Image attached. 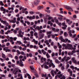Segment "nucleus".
<instances>
[{"instance_id": "obj_1", "label": "nucleus", "mask_w": 79, "mask_h": 79, "mask_svg": "<svg viewBox=\"0 0 79 79\" xmlns=\"http://www.w3.org/2000/svg\"><path fill=\"white\" fill-rule=\"evenodd\" d=\"M47 61L48 62H45V64H47V65H48L49 66V67H50H50H52V66L53 68H55V65H54V64H53V63H52V60H50V59H48L47 60ZM49 61H50V63H48V62H49Z\"/></svg>"}, {"instance_id": "obj_2", "label": "nucleus", "mask_w": 79, "mask_h": 79, "mask_svg": "<svg viewBox=\"0 0 79 79\" xmlns=\"http://www.w3.org/2000/svg\"><path fill=\"white\" fill-rule=\"evenodd\" d=\"M11 71H12L13 73L15 74V75H16L19 72V73H21V70L17 68H15L14 70L13 69H11Z\"/></svg>"}, {"instance_id": "obj_3", "label": "nucleus", "mask_w": 79, "mask_h": 79, "mask_svg": "<svg viewBox=\"0 0 79 79\" xmlns=\"http://www.w3.org/2000/svg\"><path fill=\"white\" fill-rule=\"evenodd\" d=\"M70 60V57H66V56H65L61 60V62H63L65 60V61H68V60Z\"/></svg>"}, {"instance_id": "obj_4", "label": "nucleus", "mask_w": 79, "mask_h": 79, "mask_svg": "<svg viewBox=\"0 0 79 79\" xmlns=\"http://www.w3.org/2000/svg\"><path fill=\"white\" fill-rule=\"evenodd\" d=\"M16 44H18L19 45H21L22 46H23V47H24L25 48H26L27 46L25 44H23V43L21 42L20 41H17V42L15 43Z\"/></svg>"}, {"instance_id": "obj_5", "label": "nucleus", "mask_w": 79, "mask_h": 79, "mask_svg": "<svg viewBox=\"0 0 79 79\" xmlns=\"http://www.w3.org/2000/svg\"><path fill=\"white\" fill-rule=\"evenodd\" d=\"M67 48H69L70 49H71V50H76V48H73V45L71 44H67Z\"/></svg>"}, {"instance_id": "obj_6", "label": "nucleus", "mask_w": 79, "mask_h": 79, "mask_svg": "<svg viewBox=\"0 0 79 79\" xmlns=\"http://www.w3.org/2000/svg\"><path fill=\"white\" fill-rule=\"evenodd\" d=\"M72 33L73 34H74V33H75V31L74 30H72V31L70 30L69 31V35L70 37H72L73 34H72Z\"/></svg>"}, {"instance_id": "obj_7", "label": "nucleus", "mask_w": 79, "mask_h": 79, "mask_svg": "<svg viewBox=\"0 0 79 79\" xmlns=\"http://www.w3.org/2000/svg\"><path fill=\"white\" fill-rule=\"evenodd\" d=\"M8 21H9L10 23H15L16 22V18L15 17H14L13 18V20H8Z\"/></svg>"}, {"instance_id": "obj_8", "label": "nucleus", "mask_w": 79, "mask_h": 79, "mask_svg": "<svg viewBox=\"0 0 79 79\" xmlns=\"http://www.w3.org/2000/svg\"><path fill=\"white\" fill-rule=\"evenodd\" d=\"M62 24V26H63L62 27V29H66V28L67 27V25L65 24V22L63 23Z\"/></svg>"}, {"instance_id": "obj_9", "label": "nucleus", "mask_w": 79, "mask_h": 79, "mask_svg": "<svg viewBox=\"0 0 79 79\" xmlns=\"http://www.w3.org/2000/svg\"><path fill=\"white\" fill-rule=\"evenodd\" d=\"M1 23H3V24L6 25V26H8V23H7L6 21L2 20H1Z\"/></svg>"}, {"instance_id": "obj_10", "label": "nucleus", "mask_w": 79, "mask_h": 79, "mask_svg": "<svg viewBox=\"0 0 79 79\" xmlns=\"http://www.w3.org/2000/svg\"><path fill=\"white\" fill-rule=\"evenodd\" d=\"M40 2V1L39 0H35L33 4L35 5H37L39 4V3Z\"/></svg>"}, {"instance_id": "obj_11", "label": "nucleus", "mask_w": 79, "mask_h": 79, "mask_svg": "<svg viewBox=\"0 0 79 79\" xmlns=\"http://www.w3.org/2000/svg\"><path fill=\"white\" fill-rule=\"evenodd\" d=\"M70 68H71V69H72L73 70V69H75V70H77V71H79V68H77V67H75L74 68V67H73V65H71L70 66Z\"/></svg>"}, {"instance_id": "obj_12", "label": "nucleus", "mask_w": 79, "mask_h": 79, "mask_svg": "<svg viewBox=\"0 0 79 79\" xmlns=\"http://www.w3.org/2000/svg\"><path fill=\"white\" fill-rule=\"evenodd\" d=\"M45 35L44 33L41 34L39 35V39H43Z\"/></svg>"}, {"instance_id": "obj_13", "label": "nucleus", "mask_w": 79, "mask_h": 79, "mask_svg": "<svg viewBox=\"0 0 79 79\" xmlns=\"http://www.w3.org/2000/svg\"><path fill=\"white\" fill-rule=\"evenodd\" d=\"M61 73L60 71H59L58 73L57 76L59 78H60L61 77L63 76V75Z\"/></svg>"}, {"instance_id": "obj_14", "label": "nucleus", "mask_w": 79, "mask_h": 79, "mask_svg": "<svg viewBox=\"0 0 79 79\" xmlns=\"http://www.w3.org/2000/svg\"><path fill=\"white\" fill-rule=\"evenodd\" d=\"M67 71L68 73H69L70 74V76H72L73 75V72L72 71H71V69H68Z\"/></svg>"}, {"instance_id": "obj_15", "label": "nucleus", "mask_w": 79, "mask_h": 79, "mask_svg": "<svg viewBox=\"0 0 79 79\" xmlns=\"http://www.w3.org/2000/svg\"><path fill=\"white\" fill-rule=\"evenodd\" d=\"M48 40H46L45 41H44V43L45 44H46V45H48V47H50V44H49V43L48 42Z\"/></svg>"}, {"instance_id": "obj_16", "label": "nucleus", "mask_w": 79, "mask_h": 79, "mask_svg": "<svg viewBox=\"0 0 79 79\" xmlns=\"http://www.w3.org/2000/svg\"><path fill=\"white\" fill-rule=\"evenodd\" d=\"M62 46L63 47V48H62V49L63 50L64 49V48H65V49H67L68 48L67 47V45H66V44H63Z\"/></svg>"}, {"instance_id": "obj_17", "label": "nucleus", "mask_w": 79, "mask_h": 79, "mask_svg": "<svg viewBox=\"0 0 79 79\" xmlns=\"http://www.w3.org/2000/svg\"><path fill=\"white\" fill-rule=\"evenodd\" d=\"M47 16L48 17V19L50 21V19H53V18L52 17H51L50 15H47Z\"/></svg>"}, {"instance_id": "obj_18", "label": "nucleus", "mask_w": 79, "mask_h": 79, "mask_svg": "<svg viewBox=\"0 0 79 79\" xmlns=\"http://www.w3.org/2000/svg\"><path fill=\"white\" fill-rule=\"evenodd\" d=\"M41 63H42L44 62V61H45L46 60V59L45 58H44V57H42L41 58Z\"/></svg>"}, {"instance_id": "obj_19", "label": "nucleus", "mask_w": 79, "mask_h": 79, "mask_svg": "<svg viewBox=\"0 0 79 79\" xmlns=\"http://www.w3.org/2000/svg\"><path fill=\"white\" fill-rule=\"evenodd\" d=\"M7 39H8V41L9 42L10 41V40H13V38L12 37H9V36H7Z\"/></svg>"}, {"instance_id": "obj_20", "label": "nucleus", "mask_w": 79, "mask_h": 79, "mask_svg": "<svg viewBox=\"0 0 79 79\" xmlns=\"http://www.w3.org/2000/svg\"><path fill=\"white\" fill-rule=\"evenodd\" d=\"M44 8V7L42 6H39L37 8L38 10H42Z\"/></svg>"}, {"instance_id": "obj_21", "label": "nucleus", "mask_w": 79, "mask_h": 79, "mask_svg": "<svg viewBox=\"0 0 79 79\" xmlns=\"http://www.w3.org/2000/svg\"><path fill=\"white\" fill-rule=\"evenodd\" d=\"M31 42H33L35 44H38V41H37L35 40V39H33Z\"/></svg>"}, {"instance_id": "obj_22", "label": "nucleus", "mask_w": 79, "mask_h": 79, "mask_svg": "<svg viewBox=\"0 0 79 79\" xmlns=\"http://www.w3.org/2000/svg\"><path fill=\"white\" fill-rule=\"evenodd\" d=\"M18 77H20L21 79H23V76L22 75V74L21 73H19L18 75Z\"/></svg>"}, {"instance_id": "obj_23", "label": "nucleus", "mask_w": 79, "mask_h": 79, "mask_svg": "<svg viewBox=\"0 0 79 79\" xmlns=\"http://www.w3.org/2000/svg\"><path fill=\"white\" fill-rule=\"evenodd\" d=\"M48 24H50V26H53V23H52L51 21H48Z\"/></svg>"}, {"instance_id": "obj_24", "label": "nucleus", "mask_w": 79, "mask_h": 79, "mask_svg": "<svg viewBox=\"0 0 79 79\" xmlns=\"http://www.w3.org/2000/svg\"><path fill=\"white\" fill-rule=\"evenodd\" d=\"M21 32H22L21 31H19V35H18V36H20V37H23V35H21Z\"/></svg>"}, {"instance_id": "obj_25", "label": "nucleus", "mask_w": 79, "mask_h": 79, "mask_svg": "<svg viewBox=\"0 0 79 79\" xmlns=\"http://www.w3.org/2000/svg\"><path fill=\"white\" fill-rule=\"evenodd\" d=\"M59 39L62 41V42H64L65 40L63 39L62 36H60L59 38Z\"/></svg>"}, {"instance_id": "obj_26", "label": "nucleus", "mask_w": 79, "mask_h": 79, "mask_svg": "<svg viewBox=\"0 0 79 79\" xmlns=\"http://www.w3.org/2000/svg\"><path fill=\"white\" fill-rule=\"evenodd\" d=\"M57 46L58 48H61L62 47V46L60 45V43H57Z\"/></svg>"}, {"instance_id": "obj_27", "label": "nucleus", "mask_w": 79, "mask_h": 79, "mask_svg": "<svg viewBox=\"0 0 79 79\" xmlns=\"http://www.w3.org/2000/svg\"><path fill=\"white\" fill-rule=\"evenodd\" d=\"M48 19V18L47 17V15L46 17H45L44 19V20L45 23H46L47 22Z\"/></svg>"}, {"instance_id": "obj_28", "label": "nucleus", "mask_w": 79, "mask_h": 79, "mask_svg": "<svg viewBox=\"0 0 79 79\" xmlns=\"http://www.w3.org/2000/svg\"><path fill=\"white\" fill-rule=\"evenodd\" d=\"M54 72V70H52L51 72V74H52V76H53V77H54L55 76V74H54V73H53Z\"/></svg>"}, {"instance_id": "obj_29", "label": "nucleus", "mask_w": 79, "mask_h": 79, "mask_svg": "<svg viewBox=\"0 0 79 79\" xmlns=\"http://www.w3.org/2000/svg\"><path fill=\"white\" fill-rule=\"evenodd\" d=\"M75 50H73L72 51V52L73 53H76V52H77V53H79V49L78 50H76V51H75Z\"/></svg>"}, {"instance_id": "obj_30", "label": "nucleus", "mask_w": 79, "mask_h": 79, "mask_svg": "<svg viewBox=\"0 0 79 79\" xmlns=\"http://www.w3.org/2000/svg\"><path fill=\"white\" fill-rule=\"evenodd\" d=\"M8 49V48L5 47L3 48V50L4 51H5L6 52H7V50Z\"/></svg>"}, {"instance_id": "obj_31", "label": "nucleus", "mask_w": 79, "mask_h": 79, "mask_svg": "<svg viewBox=\"0 0 79 79\" xmlns=\"http://www.w3.org/2000/svg\"><path fill=\"white\" fill-rule=\"evenodd\" d=\"M27 76H28V79H31V76H30V75L28 73H26V74Z\"/></svg>"}, {"instance_id": "obj_32", "label": "nucleus", "mask_w": 79, "mask_h": 79, "mask_svg": "<svg viewBox=\"0 0 79 79\" xmlns=\"http://www.w3.org/2000/svg\"><path fill=\"white\" fill-rule=\"evenodd\" d=\"M23 62L22 61H21L20 64H19V65L20 66H24V64H23Z\"/></svg>"}, {"instance_id": "obj_33", "label": "nucleus", "mask_w": 79, "mask_h": 79, "mask_svg": "<svg viewBox=\"0 0 79 79\" xmlns=\"http://www.w3.org/2000/svg\"><path fill=\"white\" fill-rule=\"evenodd\" d=\"M2 57L3 58H6V56H5V55L3 54V53H2Z\"/></svg>"}, {"instance_id": "obj_34", "label": "nucleus", "mask_w": 79, "mask_h": 79, "mask_svg": "<svg viewBox=\"0 0 79 79\" xmlns=\"http://www.w3.org/2000/svg\"><path fill=\"white\" fill-rule=\"evenodd\" d=\"M33 34H34V32L33 31H31L30 32V35L31 36H32V37L34 35Z\"/></svg>"}, {"instance_id": "obj_35", "label": "nucleus", "mask_w": 79, "mask_h": 79, "mask_svg": "<svg viewBox=\"0 0 79 79\" xmlns=\"http://www.w3.org/2000/svg\"><path fill=\"white\" fill-rule=\"evenodd\" d=\"M27 19H32V16H27Z\"/></svg>"}, {"instance_id": "obj_36", "label": "nucleus", "mask_w": 79, "mask_h": 79, "mask_svg": "<svg viewBox=\"0 0 79 79\" xmlns=\"http://www.w3.org/2000/svg\"><path fill=\"white\" fill-rule=\"evenodd\" d=\"M30 68L31 70H34V66H31Z\"/></svg>"}, {"instance_id": "obj_37", "label": "nucleus", "mask_w": 79, "mask_h": 79, "mask_svg": "<svg viewBox=\"0 0 79 79\" xmlns=\"http://www.w3.org/2000/svg\"><path fill=\"white\" fill-rule=\"evenodd\" d=\"M46 56L47 58H50V55H49V54L48 53H47V54H46Z\"/></svg>"}, {"instance_id": "obj_38", "label": "nucleus", "mask_w": 79, "mask_h": 79, "mask_svg": "<svg viewBox=\"0 0 79 79\" xmlns=\"http://www.w3.org/2000/svg\"><path fill=\"white\" fill-rule=\"evenodd\" d=\"M55 61L56 63H57L58 64H59V63H60V62L59 61V60H58L57 59H56L55 60Z\"/></svg>"}, {"instance_id": "obj_39", "label": "nucleus", "mask_w": 79, "mask_h": 79, "mask_svg": "<svg viewBox=\"0 0 79 79\" xmlns=\"http://www.w3.org/2000/svg\"><path fill=\"white\" fill-rule=\"evenodd\" d=\"M65 40V41L67 42H68V43H70L71 42V41L68 40V39H66Z\"/></svg>"}, {"instance_id": "obj_40", "label": "nucleus", "mask_w": 79, "mask_h": 79, "mask_svg": "<svg viewBox=\"0 0 79 79\" xmlns=\"http://www.w3.org/2000/svg\"><path fill=\"white\" fill-rule=\"evenodd\" d=\"M74 53L73 52H69L68 53V55H73L74 54Z\"/></svg>"}, {"instance_id": "obj_41", "label": "nucleus", "mask_w": 79, "mask_h": 79, "mask_svg": "<svg viewBox=\"0 0 79 79\" xmlns=\"http://www.w3.org/2000/svg\"><path fill=\"white\" fill-rule=\"evenodd\" d=\"M29 13H30V15H33V14H34V12L32 11H30L29 12Z\"/></svg>"}, {"instance_id": "obj_42", "label": "nucleus", "mask_w": 79, "mask_h": 79, "mask_svg": "<svg viewBox=\"0 0 79 79\" xmlns=\"http://www.w3.org/2000/svg\"><path fill=\"white\" fill-rule=\"evenodd\" d=\"M52 34V31H51L47 32V35H48V34Z\"/></svg>"}, {"instance_id": "obj_43", "label": "nucleus", "mask_w": 79, "mask_h": 79, "mask_svg": "<svg viewBox=\"0 0 79 79\" xmlns=\"http://www.w3.org/2000/svg\"><path fill=\"white\" fill-rule=\"evenodd\" d=\"M0 4L1 6H4V4L3 3V2L0 1Z\"/></svg>"}, {"instance_id": "obj_44", "label": "nucleus", "mask_w": 79, "mask_h": 79, "mask_svg": "<svg viewBox=\"0 0 79 79\" xmlns=\"http://www.w3.org/2000/svg\"><path fill=\"white\" fill-rule=\"evenodd\" d=\"M18 11H19V10L18 9H16L15 10V13H18Z\"/></svg>"}, {"instance_id": "obj_45", "label": "nucleus", "mask_w": 79, "mask_h": 79, "mask_svg": "<svg viewBox=\"0 0 79 79\" xmlns=\"http://www.w3.org/2000/svg\"><path fill=\"white\" fill-rule=\"evenodd\" d=\"M70 20L69 19H66V22L68 24L69 22L70 21Z\"/></svg>"}, {"instance_id": "obj_46", "label": "nucleus", "mask_w": 79, "mask_h": 79, "mask_svg": "<svg viewBox=\"0 0 79 79\" xmlns=\"http://www.w3.org/2000/svg\"><path fill=\"white\" fill-rule=\"evenodd\" d=\"M25 23H27L28 25L30 24V22L28 21H25Z\"/></svg>"}, {"instance_id": "obj_47", "label": "nucleus", "mask_w": 79, "mask_h": 79, "mask_svg": "<svg viewBox=\"0 0 79 79\" xmlns=\"http://www.w3.org/2000/svg\"><path fill=\"white\" fill-rule=\"evenodd\" d=\"M75 24H76V23H73L72 25L71 26V27H72V28H73V27H74V25H75Z\"/></svg>"}, {"instance_id": "obj_48", "label": "nucleus", "mask_w": 79, "mask_h": 79, "mask_svg": "<svg viewBox=\"0 0 79 79\" xmlns=\"http://www.w3.org/2000/svg\"><path fill=\"white\" fill-rule=\"evenodd\" d=\"M73 18H74V19H76V18H77V16L76 15H73Z\"/></svg>"}, {"instance_id": "obj_49", "label": "nucleus", "mask_w": 79, "mask_h": 79, "mask_svg": "<svg viewBox=\"0 0 79 79\" xmlns=\"http://www.w3.org/2000/svg\"><path fill=\"white\" fill-rule=\"evenodd\" d=\"M68 8L69 10H70L71 11H73V9L71 7H69Z\"/></svg>"}, {"instance_id": "obj_50", "label": "nucleus", "mask_w": 79, "mask_h": 79, "mask_svg": "<svg viewBox=\"0 0 79 79\" xmlns=\"http://www.w3.org/2000/svg\"><path fill=\"white\" fill-rule=\"evenodd\" d=\"M42 77H47V74H42Z\"/></svg>"}, {"instance_id": "obj_51", "label": "nucleus", "mask_w": 79, "mask_h": 79, "mask_svg": "<svg viewBox=\"0 0 79 79\" xmlns=\"http://www.w3.org/2000/svg\"><path fill=\"white\" fill-rule=\"evenodd\" d=\"M21 55H25V56H26V54H25V53H24V52H21Z\"/></svg>"}, {"instance_id": "obj_52", "label": "nucleus", "mask_w": 79, "mask_h": 79, "mask_svg": "<svg viewBox=\"0 0 79 79\" xmlns=\"http://www.w3.org/2000/svg\"><path fill=\"white\" fill-rule=\"evenodd\" d=\"M44 68L46 69H48V66L46 65H44Z\"/></svg>"}, {"instance_id": "obj_53", "label": "nucleus", "mask_w": 79, "mask_h": 79, "mask_svg": "<svg viewBox=\"0 0 79 79\" xmlns=\"http://www.w3.org/2000/svg\"><path fill=\"white\" fill-rule=\"evenodd\" d=\"M23 58V56L22 55H20L19 57V58L20 60H21V59H22V58Z\"/></svg>"}, {"instance_id": "obj_54", "label": "nucleus", "mask_w": 79, "mask_h": 79, "mask_svg": "<svg viewBox=\"0 0 79 79\" xmlns=\"http://www.w3.org/2000/svg\"><path fill=\"white\" fill-rule=\"evenodd\" d=\"M35 19V15H33L32 16H31V19Z\"/></svg>"}, {"instance_id": "obj_55", "label": "nucleus", "mask_w": 79, "mask_h": 79, "mask_svg": "<svg viewBox=\"0 0 79 79\" xmlns=\"http://www.w3.org/2000/svg\"><path fill=\"white\" fill-rule=\"evenodd\" d=\"M51 45L53 46V45H54V42L52 41V42L51 43Z\"/></svg>"}, {"instance_id": "obj_56", "label": "nucleus", "mask_w": 79, "mask_h": 79, "mask_svg": "<svg viewBox=\"0 0 79 79\" xmlns=\"http://www.w3.org/2000/svg\"><path fill=\"white\" fill-rule=\"evenodd\" d=\"M34 48H35V49H37L38 48V47H37L36 45H34L33 46Z\"/></svg>"}, {"instance_id": "obj_57", "label": "nucleus", "mask_w": 79, "mask_h": 79, "mask_svg": "<svg viewBox=\"0 0 79 79\" xmlns=\"http://www.w3.org/2000/svg\"><path fill=\"white\" fill-rule=\"evenodd\" d=\"M1 34L3 35V34H4V30H1Z\"/></svg>"}, {"instance_id": "obj_58", "label": "nucleus", "mask_w": 79, "mask_h": 79, "mask_svg": "<svg viewBox=\"0 0 79 79\" xmlns=\"http://www.w3.org/2000/svg\"><path fill=\"white\" fill-rule=\"evenodd\" d=\"M17 52L18 55H20V54H21V52L18 50H17Z\"/></svg>"}, {"instance_id": "obj_59", "label": "nucleus", "mask_w": 79, "mask_h": 79, "mask_svg": "<svg viewBox=\"0 0 79 79\" xmlns=\"http://www.w3.org/2000/svg\"><path fill=\"white\" fill-rule=\"evenodd\" d=\"M10 42L12 45H13L15 43V42H14L13 40H10Z\"/></svg>"}, {"instance_id": "obj_60", "label": "nucleus", "mask_w": 79, "mask_h": 79, "mask_svg": "<svg viewBox=\"0 0 79 79\" xmlns=\"http://www.w3.org/2000/svg\"><path fill=\"white\" fill-rule=\"evenodd\" d=\"M35 75L36 77H39V75H38L37 73H35Z\"/></svg>"}, {"instance_id": "obj_61", "label": "nucleus", "mask_w": 79, "mask_h": 79, "mask_svg": "<svg viewBox=\"0 0 79 79\" xmlns=\"http://www.w3.org/2000/svg\"><path fill=\"white\" fill-rule=\"evenodd\" d=\"M9 13H12V14H13V13H14V11H13V10H10L9 11Z\"/></svg>"}, {"instance_id": "obj_62", "label": "nucleus", "mask_w": 79, "mask_h": 79, "mask_svg": "<svg viewBox=\"0 0 79 79\" xmlns=\"http://www.w3.org/2000/svg\"><path fill=\"white\" fill-rule=\"evenodd\" d=\"M20 64V61H19V60H17L16 61V64Z\"/></svg>"}, {"instance_id": "obj_63", "label": "nucleus", "mask_w": 79, "mask_h": 79, "mask_svg": "<svg viewBox=\"0 0 79 79\" xmlns=\"http://www.w3.org/2000/svg\"><path fill=\"white\" fill-rule=\"evenodd\" d=\"M55 23H56V24H59V22H58V19H56L55 20Z\"/></svg>"}, {"instance_id": "obj_64", "label": "nucleus", "mask_w": 79, "mask_h": 79, "mask_svg": "<svg viewBox=\"0 0 79 79\" xmlns=\"http://www.w3.org/2000/svg\"><path fill=\"white\" fill-rule=\"evenodd\" d=\"M8 55L9 57H10V58H13V56H12L11 54H9Z\"/></svg>"}]
</instances>
